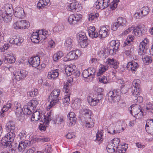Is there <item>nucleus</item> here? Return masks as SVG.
<instances>
[{
  "label": "nucleus",
  "instance_id": "1a4fd4ad",
  "mask_svg": "<svg viewBox=\"0 0 153 153\" xmlns=\"http://www.w3.org/2000/svg\"><path fill=\"white\" fill-rule=\"evenodd\" d=\"M13 108L15 109V114L20 121L23 118V114L22 113V111L21 105L20 103L17 101L15 102L14 103Z\"/></svg>",
  "mask_w": 153,
  "mask_h": 153
},
{
  "label": "nucleus",
  "instance_id": "0e129e2a",
  "mask_svg": "<svg viewBox=\"0 0 153 153\" xmlns=\"http://www.w3.org/2000/svg\"><path fill=\"white\" fill-rule=\"evenodd\" d=\"M19 74L21 76L22 79L25 78L27 76L28 72L25 70H22L20 71H18Z\"/></svg>",
  "mask_w": 153,
  "mask_h": 153
},
{
  "label": "nucleus",
  "instance_id": "e2e57ef3",
  "mask_svg": "<svg viewBox=\"0 0 153 153\" xmlns=\"http://www.w3.org/2000/svg\"><path fill=\"white\" fill-rule=\"evenodd\" d=\"M85 126L88 128H90L93 127L94 126V123L92 122L91 119L89 121L87 120H85Z\"/></svg>",
  "mask_w": 153,
  "mask_h": 153
},
{
  "label": "nucleus",
  "instance_id": "0eeeda50",
  "mask_svg": "<svg viewBox=\"0 0 153 153\" xmlns=\"http://www.w3.org/2000/svg\"><path fill=\"white\" fill-rule=\"evenodd\" d=\"M92 113L91 110L89 109L84 108L80 109L79 111V116L85 120H87L90 121L91 120V117Z\"/></svg>",
  "mask_w": 153,
  "mask_h": 153
},
{
  "label": "nucleus",
  "instance_id": "bb28decb",
  "mask_svg": "<svg viewBox=\"0 0 153 153\" xmlns=\"http://www.w3.org/2000/svg\"><path fill=\"white\" fill-rule=\"evenodd\" d=\"M41 36L38 33V32H33L31 36V41L35 43H38L39 42V40H41Z\"/></svg>",
  "mask_w": 153,
  "mask_h": 153
},
{
  "label": "nucleus",
  "instance_id": "338daca9",
  "mask_svg": "<svg viewBox=\"0 0 153 153\" xmlns=\"http://www.w3.org/2000/svg\"><path fill=\"white\" fill-rule=\"evenodd\" d=\"M103 89L101 88H98L97 90V97H99L100 98L102 99L103 98L102 92Z\"/></svg>",
  "mask_w": 153,
  "mask_h": 153
},
{
  "label": "nucleus",
  "instance_id": "a211bd4d",
  "mask_svg": "<svg viewBox=\"0 0 153 153\" xmlns=\"http://www.w3.org/2000/svg\"><path fill=\"white\" fill-rule=\"evenodd\" d=\"M28 62L31 66L33 67H36L39 66L40 63V59L39 56H36L30 58Z\"/></svg>",
  "mask_w": 153,
  "mask_h": 153
},
{
  "label": "nucleus",
  "instance_id": "e433bc0d",
  "mask_svg": "<svg viewBox=\"0 0 153 153\" xmlns=\"http://www.w3.org/2000/svg\"><path fill=\"white\" fill-rule=\"evenodd\" d=\"M108 68V66L107 65H103L101 64L100 65L98 71L97 73V76H99L102 74Z\"/></svg>",
  "mask_w": 153,
  "mask_h": 153
},
{
  "label": "nucleus",
  "instance_id": "5701e85b",
  "mask_svg": "<svg viewBox=\"0 0 153 153\" xmlns=\"http://www.w3.org/2000/svg\"><path fill=\"white\" fill-rule=\"evenodd\" d=\"M53 115V112L50 111L48 112L46 115H44L43 114H42V118H41V122L45 123H48L49 121L51 120V116Z\"/></svg>",
  "mask_w": 153,
  "mask_h": 153
},
{
  "label": "nucleus",
  "instance_id": "680f3d73",
  "mask_svg": "<svg viewBox=\"0 0 153 153\" xmlns=\"http://www.w3.org/2000/svg\"><path fill=\"white\" fill-rule=\"evenodd\" d=\"M13 78L19 81L22 79L21 76L19 74V72L18 71H15L13 73Z\"/></svg>",
  "mask_w": 153,
  "mask_h": 153
},
{
  "label": "nucleus",
  "instance_id": "4468645a",
  "mask_svg": "<svg viewBox=\"0 0 153 153\" xmlns=\"http://www.w3.org/2000/svg\"><path fill=\"white\" fill-rule=\"evenodd\" d=\"M109 27L108 26H102L99 31V34L101 39L106 37L109 33Z\"/></svg>",
  "mask_w": 153,
  "mask_h": 153
},
{
  "label": "nucleus",
  "instance_id": "7ed1b4c3",
  "mask_svg": "<svg viewBox=\"0 0 153 153\" xmlns=\"http://www.w3.org/2000/svg\"><path fill=\"white\" fill-rule=\"evenodd\" d=\"M121 93L119 89L110 91L107 94L108 99L114 102H118L120 100Z\"/></svg>",
  "mask_w": 153,
  "mask_h": 153
},
{
  "label": "nucleus",
  "instance_id": "c756f323",
  "mask_svg": "<svg viewBox=\"0 0 153 153\" xmlns=\"http://www.w3.org/2000/svg\"><path fill=\"white\" fill-rule=\"evenodd\" d=\"M50 0H39L37 3V7L39 9L45 8L49 4Z\"/></svg>",
  "mask_w": 153,
  "mask_h": 153
},
{
  "label": "nucleus",
  "instance_id": "de8ad7c7",
  "mask_svg": "<svg viewBox=\"0 0 153 153\" xmlns=\"http://www.w3.org/2000/svg\"><path fill=\"white\" fill-rule=\"evenodd\" d=\"M63 54L62 52L59 51L55 53L53 56V60L55 62H57L63 56Z\"/></svg>",
  "mask_w": 153,
  "mask_h": 153
},
{
  "label": "nucleus",
  "instance_id": "a878e982",
  "mask_svg": "<svg viewBox=\"0 0 153 153\" xmlns=\"http://www.w3.org/2000/svg\"><path fill=\"white\" fill-rule=\"evenodd\" d=\"M70 1H74L73 2L68 4L65 6L67 10H77L78 8L79 4L77 2L75 1L76 0H68Z\"/></svg>",
  "mask_w": 153,
  "mask_h": 153
},
{
  "label": "nucleus",
  "instance_id": "20e7f679",
  "mask_svg": "<svg viewBox=\"0 0 153 153\" xmlns=\"http://www.w3.org/2000/svg\"><path fill=\"white\" fill-rule=\"evenodd\" d=\"M109 0H97L93 5V10H104L110 4Z\"/></svg>",
  "mask_w": 153,
  "mask_h": 153
},
{
  "label": "nucleus",
  "instance_id": "393cba45",
  "mask_svg": "<svg viewBox=\"0 0 153 153\" xmlns=\"http://www.w3.org/2000/svg\"><path fill=\"white\" fill-rule=\"evenodd\" d=\"M58 69L52 70L48 73V77L49 79H56L59 75Z\"/></svg>",
  "mask_w": 153,
  "mask_h": 153
},
{
  "label": "nucleus",
  "instance_id": "052dcab7",
  "mask_svg": "<svg viewBox=\"0 0 153 153\" xmlns=\"http://www.w3.org/2000/svg\"><path fill=\"white\" fill-rule=\"evenodd\" d=\"M99 82L104 84H107L108 82V77L105 76L99 78Z\"/></svg>",
  "mask_w": 153,
  "mask_h": 153
},
{
  "label": "nucleus",
  "instance_id": "69168bd1",
  "mask_svg": "<svg viewBox=\"0 0 153 153\" xmlns=\"http://www.w3.org/2000/svg\"><path fill=\"white\" fill-rule=\"evenodd\" d=\"M11 104L10 103H7V105H4L1 109V112L2 113H4V112L6 111H7L9 110V109L11 108Z\"/></svg>",
  "mask_w": 153,
  "mask_h": 153
},
{
  "label": "nucleus",
  "instance_id": "09e8293b",
  "mask_svg": "<svg viewBox=\"0 0 153 153\" xmlns=\"http://www.w3.org/2000/svg\"><path fill=\"white\" fill-rule=\"evenodd\" d=\"M24 110H22V113L23 114V118L21 120H22L24 119V114H27L28 115L30 114H31V108L29 107H28L27 105L24 106L23 107Z\"/></svg>",
  "mask_w": 153,
  "mask_h": 153
},
{
  "label": "nucleus",
  "instance_id": "13d9d810",
  "mask_svg": "<svg viewBox=\"0 0 153 153\" xmlns=\"http://www.w3.org/2000/svg\"><path fill=\"white\" fill-rule=\"evenodd\" d=\"M146 110L149 112L153 114V104L151 102H149L146 104Z\"/></svg>",
  "mask_w": 153,
  "mask_h": 153
},
{
  "label": "nucleus",
  "instance_id": "864d4df0",
  "mask_svg": "<svg viewBox=\"0 0 153 153\" xmlns=\"http://www.w3.org/2000/svg\"><path fill=\"white\" fill-rule=\"evenodd\" d=\"M81 103V100L79 98L76 99L72 104V105H74L75 108H78L80 107Z\"/></svg>",
  "mask_w": 153,
  "mask_h": 153
},
{
  "label": "nucleus",
  "instance_id": "5fc2aeb1",
  "mask_svg": "<svg viewBox=\"0 0 153 153\" xmlns=\"http://www.w3.org/2000/svg\"><path fill=\"white\" fill-rule=\"evenodd\" d=\"M119 1V0H113L110 4L111 10H115L117 8Z\"/></svg>",
  "mask_w": 153,
  "mask_h": 153
},
{
  "label": "nucleus",
  "instance_id": "f3484780",
  "mask_svg": "<svg viewBox=\"0 0 153 153\" xmlns=\"http://www.w3.org/2000/svg\"><path fill=\"white\" fill-rule=\"evenodd\" d=\"M30 144V141L28 140H25L19 142L18 147L19 152H23Z\"/></svg>",
  "mask_w": 153,
  "mask_h": 153
},
{
  "label": "nucleus",
  "instance_id": "603ef678",
  "mask_svg": "<svg viewBox=\"0 0 153 153\" xmlns=\"http://www.w3.org/2000/svg\"><path fill=\"white\" fill-rule=\"evenodd\" d=\"M142 59L145 64L147 65L151 63L152 61V58L148 56H145L143 57Z\"/></svg>",
  "mask_w": 153,
  "mask_h": 153
},
{
  "label": "nucleus",
  "instance_id": "37998d69",
  "mask_svg": "<svg viewBox=\"0 0 153 153\" xmlns=\"http://www.w3.org/2000/svg\"><path fill=\"white\" fill-rule=\"evenodd\" d=\"M6 129L8 131H13L15 129V125L13 121H10L7 123Z\"/></svg>",
  "mask_w": 153,
  "mask_h": 153
},
{
  "label": "nucleus",
  "instance_id": "412c9836",
  "mask_svg": "<svg viewBox=\"0 0 153 153\" xmlns=\"http://www.w3.org/2000/svg\"><path fill=\"white\" fill-rule=\"evenodd\" d=\"M138 64L135 62H129L126 66V68L129 71H131L133 73L135 74Z\"/></svg>",
  "mask_w": 153,
  "mask_h": 153
},
{
  "label": "nucleus",
  "instance_id": "a19ab883",
  "mask_svg": "<svg viewBox=\"0 0 153 153\" xmlns=\"http://www.w3.org/2000/svg\"><path fill=\"white\" fill-rule=\"evenodd\" d=\"M38 104V102L36 100H30L27 103V105L32 110L36 108Z\"/></svg>",
  "mask_w": 153,
  "mask_h": 153
},
{
  "label": "nucleus",
  "instance_id": "aec40b11",
  "mask_svg": "<svg viewBox=\"0 0 153 153\" xmlns=\"http://www.w3.org/2000/svg\"><path fill=\"white\" fill-rule=\"evenodd\" d=\"M140 107L139 105L136 104L133 107V115L138 116L139 118H141L143 116V112L140 109Z\"/></svg>",
  "mask_w": 153,
  "mask_h": 153
},
{
  "label": "nucleus",
  "instance_id": "774afa93",
  "mask_svg": "<svg viewBox=\"0 0 153 153\" xmlns=\"http://www.w3.org/2000/svg\"><path fill=\"white\" fill-rule=\"evenodd\" d=\"M102 133L100 131H98L96 135V140L99 141H101L103 140L102 138Z\"/></svg>",
  "mask_w": 153,
  "mask_h": 153
},
{
  "label": "nucleus",
  "instance_id": "9b49d317",
  "mask_svg": "<svg viewBox=\"0 0 153 153\" xmlns=\"http://www.w3.org/2000/svg\"><path fill=\"white\" fill-rule=\"evenodd\" d=\"M82 17V15H78L77 13L70 15L68 18V22L71 25H75L80 20Z\"/></svg>",
  "mask_w": 153,
  "mask_h": 153
},
{
  "label": "nucleus",
  "instance_id": "2f4dec72",
  "mask_svg": "<svg viewBox=\"0 0 153 153\" xmlns=\"http://www.w3.org/2000/svg\"><path fill=\"white\" fill-rule=\"evenodd\" d=\"M134 36H129L125 41L124 42V44L123 45V47H126L128 46V48H132L131 46V43L133 42L134 40Z\"/></svg>",
  "mask_w": 153,
  "mask_h": 153
},
{
  "label": "nucleus",
  "instance_id": "6e6552de",
  "mask_svg": "<svg viewBox=\"0 0 153 153\" xmlns=\"http://www.w3.org/2000/svg\"><path fill=\"white\" fill-rule=\"evenodd\" d=\"M119 44L118 40H112L110 42L108 50L111 55L116 53L119 48Z\"/></svg>",
  "mask_w": 153,
  "mask_h": 153
},
{
  "label": "nucleus",
  "instance_id": "ddd939ff",
  "mask_svg": "<svg viewBox=\"0 0 153 153\" xmlns=\"http://www.w3.org/2000/svg\"><path fill=\"white\" fill-rule=\"evenodd\" d=\"M81 54V52L79 50L72 51L69 52L67 55L68 60H72L77 59Z\"/></svg>",
  "mask_w": 153,
  "mask_h": 153
},
{
  "label": "nucleus",
  "instance_id": "4c0bfd02",
  "mask_svg": "<svg viewBox=\"0 0 153 153\" xmlns=\"http://www.w3.org/2000/svg\"><path fill=\"white\" fill-rule=\"evenodd\" d=\"M145 32L144 29L142 27H137L135 28H134V30H133V34L138 37L140 36Z\"/></svg>",
  "mask_w": 153,
  "mask_h": 153
},
{
  "label": "nucleus",
  "instance_id": "8fccbe9b",
  "mask_svg": "<svg viewBox=\"0 0 153 153\" xmlns=\"http://www.w3.org/2000/svg\"><path fill=\"white\" fill-rule=\"evenodd\" d=\"M107 150L109 153H113L115 150L116 148L114 146L112 143H109L107 146Z\"/></svg>",
  "mask_w": 153,
  "mask_h": 153
},
{
  "label": "nucleus",
  "instance_id": "423d86ee",
  "mask_svg": "<svg viewBox=\"0 0 153 153\" xmlns=\"http://www.w3.org/2000/svg\"><path fill=\"white\" fill-rule=\"evenodd\" d=\"M78 41L82 48L86 47L89 41L85 33L84 32H80L79 33Z\"/></svg>",
  "mask_w": 153,
  "mask_h": 153
},
{
  "label": "nucleus",
  "instance_id": "6ab92c4d",
  "mask_svg": "<svg viewBox=\"0 0 153 153\" xmlns=\"http://www.w3.org/2000/svg\"><path fill=\"white\" fill-rule=\"evenodd\" d=\"M107 65L111 66V67L114 69H117L119 67V62L114 59H107L105 62Z\"/></svg>",
  "mask_w": 153,
  "mask_h": 153
},
{
  "label": "nucleus",
  "instance_id": "473e14b6",
  "mask_svg": "<svg viewBox=\"0 0 153 153\" xmlns=\"http://www.w3.org/2000/svg\"><path fill=\"white\" fill-rule=\"evenodd\" d=\"M13 14L9 11L6 12L5 15L4 14H2V18L4 22L5 23H8L10 22L12 20L11 16Z\"/></svg>",
  "mask_w": 153,
  "mask_h": 153
},
{
  "label": "nucleus",
  "instance_id": "bf43d9fd",
  "mask_svg": "<svg viewBox=\"0 0 153 153\" xmlns=\"http://www.w3.org/2000/svg\"><path fill=\"white\" fill-rule=\"evenodd\" d=\"M120 142V140L118 138H115L111 140L110 143H112V145H114V146L116 148L119 146V144Z\"/></svg>",
  "mask_w": 153,
  "mask_h": 153
},
{
  "label": "nucleus",
  "instance_id": "6e6d98bb",
  "mask_svg": "<svg viewBox=\"0 0 153 153\" xmlns=\"http://www.w3.org/2000/svg\"><path fill=\"white\" fill-rule=\"evenodd\" d=\"M19 138L22 141L25 140L26 137V133L25 130H22L18 134Z\"/></svg>",
  "mask_w": 153,
  "mask_h": 153
},
{
  "label": "nucleus",
  "instance_id": "b1692460",
  "mask_svg": "<svg viewBox=\"0 0 153 153\" xmlns=\"http://www.w3.org/2000/svg\"><path fill=\"white\" fill-rule=\"evenodd\" d=\"M102 99L100 98L99 97L97 98L92 97H89L88 98V100L89 104L92 106L96 105Z\"/></svg>",
  "mask_w": 153,
  "mask_h": 153
},
{
  "label": "nucleus",
  "instance_id": "a18cd8bd",
  "mask_svg": "<svg viewBox=\"0 0 153 153\" xmlns=\"http://www.w3.org/2000/svg\"><path fill=\"white\" fill-rule=\"evenodd\" d=\"M38 33L41 36V40H44L48 36V31L45 29H42L38 31Z\"/></svg>",
  "mask_w": 153,
  "mask_h": 153
},
{
  "label": "nucleus",
  "instance_id": "58836bf2",
  "mask_svg": "<svg viewBox=\"0 0 153 153\" xmlns=\"http://www.w3.org/2000/svg\"><path fill=\"white\" fill-rule=\"evenodd\" d=\"M125 147H128V145L125 144L123 145H119V146L116 148V153H124L126 149Z\"/></svg>",
  "mask_w": 153,
  "mask_h": 153
},
{
  "label": "nucleus",
  "instance_id": "c9c22d12",
  "mask_svg": "<svg viewBox=\"0 0 153 153\" xmlns=\"http://www.w3.org/2000/svg\"><path fill=\"white\" fill-rule=\"evenodd\" d=\"M73 81V78L70 77L68 79L67 84L65 85L63 89V91L65 93L70 92L69 86L71 85V83Z\"/></svg>",
  "mask_w": 153,
  "mask_h": 153
},
{
  "label": "nucleus",
  "instance_id": "dca6fc26",
  "mask_svg": "<svg viewBox=\"0 0 153 153\" xmlns=\"http://www.w3.org/2000/svg\"><path fill=\"white\" fill-rule=\"evenodd\" d=\"M4 62L7 63L12 64L14 63L16 61V59L13 54L10 52L4 53Z\"/></svg>",
  "mask_w": 153,
  "mask_h": 153
},
{
  "label": "nucleus",
  "instance_id": "ea45409f",
  "mask_svg": "<svg viewBox=\"0 0 153 153\" xmlns=\"http://www.w3.org/2000/svg\"><path fill=\"white\" fill-rule=\"evenodd\" d=\"M73 40L70 38H67L65 42L64 45L68 50H70L72 46Z\"/></svg>",
  "mask_w": 153,
  "mask_h": 153
},
{
  "label": "nucleus",
  "instance_id": "f704fd0d",
  "mask_svg": "<svg viewBox=\"0 0 153 153\" xmlns=\"http://www.w3.org/2000/svg\"><path fill=\"white\" fill-rule=\"evenodd\" d=\"M12 11L13 15L19 18H23L25 16L24 10H11Z\"/></svg>",
  "mask_w": 153,
  "mask_h": 153
},
{
  "label": "nucleus",
  "instance_id": "49530a36",
  "mask_svg": "<svg viewBox=\"0 0 153 153\" xmlns=\"http://www.w3.org/2000/svg\"><path fill=\"white\" fill-rule=\"evenodd\" d=\"M128 49L129 50L125 51L124 53L126 56H129L131 59H134V48H128Z\"/></svg>",
  "mask_w": 153,
  "mask_h": 153
},
{
  "label": "nucleus",
  "instance_id": "4be33fe9",
  "mask_svg": "<svg viewBox=\"0 0 153 153\" xmlns=\"http://www.w3.org/2000/svg\"><path fill=\"white\" fill-rule=\"evenodd\" d=\"M68 117L69 120V126H71L76 123V118L74 112H70L68 115Z\"/></svg>",
  "mask_w": 153,
  "mask_h": 153
},
{
  "label": "nucleus",
  "instance_id": "9d476101",
  "mask_svg": "<svg viewBox=\"0 0 153 153\" xmlns=\"http://www.w3.org/2000/svg\"><path fill=\"white\" fill-rule=\"evenodd\" d=\"M140 81L139 79H134L132 82L134 89L132 91V95L134 97H136L139 95L140 91Z\"/></svg>",
  "mask_w": 153,
  "mask_h": 153
},
{
  "label": "nucleus",
  "instance_id": "39448f33",
  "mask_svg": "<svg viewBox=\"0 0 153 153\" xmlns=\"http://www.w3.org/2000/svg\"><path fill=\"white\" fill-rule=\"evenodd\" d=\"M13 27L16 29H24L28 28L29 23L26 20H21L15 21L13 24Z\"/></svg>",
  "mask_w": 153,
  "mask_h": 153
},
{
  "label": "nucleus",
  "instance_id": "c85d7f7f",
  "mask_svg": "<svg viewBox=\"0 0 153 153\" xmlns=\"http://www.w3.org/2000/svg\"><path fill=\"white\" fill-rule=\"evenodd\" d=\"M145 128L146 131L149 130L150 133L153 134V119H149L147 120Z\"/></svg>",
  "mask_w": 153,
  "mask_h": 153
},
{
  "label": "nucleus",
  "instance_id": "f03ea898",
  "mask_svg": "<svg viewBox=\"0 0 153 153\" xmlns=\"http://www.w3.org/2000/svg\"><path fill=\"white\" fill-rule=\"evenodd\" d=\"M15 134L13 131H10L3 137L1 141V143L6 147H10L11 143L14 141Z\"/></svg>",
  "mask_w": 153,
  "mask_h": 153
},
{
  "label": "nucleus",
  "instance_id": "cd10ccee",
  "mask_svg": "<svg viewBox=\"0 0 153 153\" xmlns=\"http://www.w3.org/2000/svg\"><path fill=\"white\" fill-rule=\"evenodd\" d=\"M75 66L71 64L66 66L65 69V72L67 76H70L72 74V72L74 71Z\"/></svg>",
  "mask_w": 153,
  "mask_h": 153
},
{
  "label": "nucleus",
  "instance_id": "4d7b16f0",
  "mask_svg": "<svg viewBox=\"0 0 153 153\" xmlns=\"http://www.w3.org/2000/svg\"><path fill=\"white\" fill-rule=\"evenodd\" d=\"M64 121V117L63 116L58 117L56 118V119L53 120V122L55 124H61L62 123H63Z\"/></svg>",
  "mask_w": 153,
  "mask_h": 153
},
{
  "label": "nucleus",
  "instance_id": "c03bdc74",
  "mask_svg": "<svg viewBox=\"0 0 153 153\" xmlns=\"http://www.w3.org/2000/svg\"><path fill=\"white\" fill-rule=\"evenodd\" d=\"M124 124V122L123 120L120 119H116L114 121L113 125L116 128H117L119 127L123 126Z\"/></svg>",
  "mask_w": 153,
  "mask_h": 153
},
{
  "label": "nucleus",
  "instance_id": "2eb2a0df",
  "mask_svg": "<svg viewBox=\"0 0 153 153\" xmlns=\"http://www.w3.org/2000/svg\"><path fill=\"white\" fill-rule=\"evenodd\" d=\"M7 41L11 44L20 46L23 42L24 39L20 36H14L12 38L8 39Z\"/></svg>",
  "mask_w": 153,
  "mask_h": 153
},
{
  "label": "nucleus",
  "instance_id": "7c9ffc66",
  "mask_svg": "<svg viewBox=\"0 0 153 153\" xmlns=\"http://www.w3.org/2000/svg\"><path fill=\"white\" fill-rule=\"evenodd\" d=\"M88 34L90 37L92 38H96L98 35L97 33L95 32V28L94 26H90L88 27Z\"/></svg>",
  "mask_w": 153,
  "mask_h": 153
},
{
  "label": "nucleus",
  "instance_id": "3c124183",
  "mask_svg": "<svg viewBox=\"0 0 153 153\" xmlns=\"http://www.w3.org/2000/svg\"><path fill=\"white\" fill-rule=\"evenodd\" d=\"M117 22L120 26L125 27L126 26V20L125 18L119 17L117 19Z\"/></svg>",
  "mask_w": 153,
  "mask_h": 153
},
{
  "label": "nucleus",
  "instance_id": "72a5a7b5",
  "mask_svg": "<svg viewBox=\"0 0 153 153\" xmlns=\"http://www.w3.org/2000/svg\"><path fill=\"white\" fill-rule=\"evenodd\" d=\"M42 114H43L42 113H40L39 111H35L33 113L32 116L31 117V120L32 121H37L39 120H40L41 121V118L42 117Z\"/></svg>",
  "mask_w": 153,
  "mask_h": 153
},
{
  "label": "nucleus",
  "instance_id": "f8f14e48",
  "mask_svg": "<svg viewBox=\"0 0 153 153\" xmlns=\"http://www.w3.org/2000/svg\"><path fill=\"white\" fill-rule=\"evenodd\" d=\"M149 42V39L146 38L140 43L138 51L139 55L141 56L146 53V47Z\"/></svg>",
  "mask_w": 153,
  "mask_h": 153
},
{
  "label": "nucleus",
  "instance_id": "79ce46f5",
  "mask_svg": "<svg viewBox=\"0 0 153 153\" xmlns=\"http://www.w3.org/2000/svg\"><path fill=\"white\" fill-rule=\"evenodd\" d=\"M38 104V102L36 100H30L27 103V105L32 110L36 108Z\"/></svg>",
  "mask_w": 153,
  "mask_h": 153
},
{
  "label": "nucleus",
  "instance_id": "f257e3e1",
  "mask_svg": "<svg viewBox=\"0 0 153 153\" xmlns=\"http://www.w3.org/2000/svg\"><path fill=\"white\" fill-rule=\"evenodd\" d=\"M61 91L59 89H54L51 93L49 97V100L50 101V106L51 107L55 105L60 100V95Z\"/></svg>",
  "mask_w": 153,
  "mask_h": 153
}]
</instances>
